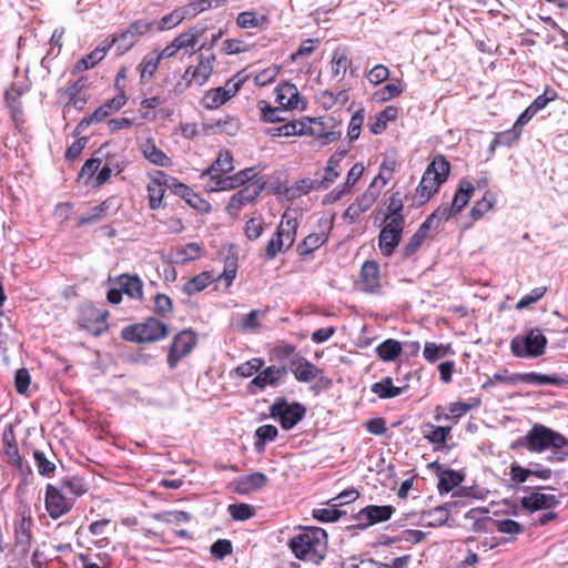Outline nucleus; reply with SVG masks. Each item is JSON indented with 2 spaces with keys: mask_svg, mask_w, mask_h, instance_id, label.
Masks as SVG:
<instances>
[{
  "mask_svg": "<svg viewBox=\"0 0 568 568\" xmlns=\"http://www.w3.org/2000/svg\"><path fill=\"white\" fill-rule=\"evenodd\" d=\"M458 214L452 204L445 203L439 205L424 222L430 229H437L442 221H448L450 217Z\"/></svg>",
  "mask_w": 568,
  "mask_h": 568,
  "instance_id": "nucleus-46",
  "label": "nucleus"
},
{
  "mask_svg": "<svg viewBox=\"0 0 568 568\" xmlns=\"http://www.w3.org/2000/svg\"><path fill=\"white\" fill-rule=\"evenodd\" d=\"M450 430V427L434 426L432 424H426L422 427L424 438L436 445L444 444Z\"/></svg>",
  "mask_w": 568,
  "mask_h": 568,
  "instance_id": "nucleus-51",
  "label": "nucleus"
},
{
  "mask_svg": "<svg viewBox=\"0 0 568 568\" xmlns=\"http://www.w3.org/2000/svg\"><path fill=\"white\" fill-rule=\"evenodd\" d=\"M166 186V174L163 171H156L154 175L150 176L146 185L149 207L151 210H158L162 205V201L165 194Z\"/></svg>",
  "mask_w": 568,
  "mask_h": 568,
  "instance_id": "nucleus-26",
  "label": "nucleus"
},
{
  "mask_svg": "<svg viewBox=\"0 0 568 568\" xmlns=\"http://www.w3.org/2000/svg\"><path fill=\"white\" fill-rule=\"evenodd\" d=\"M169 335V326L158 317L150 316L143 323L124 327L121 337L128 342L152 343L164 339Z\"/></svg>",
  "mask_w": 568,
  "mask_h": 568,
  "instance_id": "nucleus-7",
  "label": "nucleus"
},
{
  "mask_svg": "<svg viewBox=\"0 0 568 568\" xmlns=\"http://www.w3.org/2000/svg\"><path fill=\"white\" fill-rule=\"evenodd\" d=\"M153 312L159 317H168L173 312V301L163 293H156L153 296Z\"/></svg>",
  "mask_w": 568,
  "mask_h": 568,
  "instance_id": "nucleus-57",
  "label": "nucleus"
},
{
  "mask_svg": "<svg viewBox=\"0 0 568 568\" xmlns=\"http://www.w3.org/2000/svg\"><path fill=\"white\" fill-rule=\"evenodd\" d=\"M338 160L334 156H331L327 161V165L324 170V175L322 180H317V184L320 190L324 189L326 190L338 176L339 171L337 170L338 166Z\"/></svg>",
  "mask_w": 568,
  "mask_h": 568,
  "instance_id": "nucleus-60",
  "label": "nucleus"
},
{
  "mask_svg": "<svg viewBox=\"0 0 568 568\" xmlns=\"http://www.w3.org/2000/svg\"><path fill=\"white\" fill-rule=\"evenodd\" d=\"M236 26L241 29H266L271 23L268 14H258L255 11L240 12L235 19Z\"/></svg>",
  "mask_w": 568,
  "mask_h": 568,
  "instance_id": "nucleus-35",
  "label": "nucleus"
},
{
  "mask_svg": "<svg viewBox=\"0 0 568 568\" xmlns=\"http://www.w3.org/2000/svg\"><path fill=\"white\" fill-rule=\"evenodd\" d=\"M171 191L185 200V202L193 209L197 211H207L210 207V203L203 200L199 194H196L191 187L187 185L180 183L174 180L172 184L169 185Z\"/></svg>",
  "mask_w": 568,
  "mask_h": 568,
  "instance_id": "nucleus-31",
  "label": "nucleus"
},
{
  "mask_svg": "<svg viewBox=\"0 0 568 568\" xmlns=\"http://www.w3.org/2000/svg\"><path fill=\"white\" fill-rule=\"evenodd\" d=\"M378 235V247L382 255L390 256L399 245L405 229V219L384 221Z\"/></svg>",
  "mask_w": 568,
  "mask_h": 568,
  "instance_id": "nucleus-16",
  "label": "nucleus"
},
{
  "mask_svg": "<svg viewBox=\"0 0 568 568\" xmlns=\"http://www.w3.org/2000/svg\"><path fill=\"white\" fill-rule=\"evenodd\" d=\"M242 187L234 193L227 204V211L230 213H237L244 205L253 202L264 189V182L257 172L253 176H250L241 185Z\"/></svg>",
  "mask_w": 568,
  "mask_h": 568,
  "instance_id": "nucleus-15",
  "label": "nucleus"
},
{
  "mask_svg": "<svg viewBox=\"0 0 568 568\" xmlns=\"http://www.w3.org/2000/svg\"><path fill=\"white\" fill-rule=\"evenodd\" d=\"M276 102L284 110L305 109L306 102L300 97L295 84L283 82L276 89Z\"/></svg>",
  "mask_w": 568,
  "mask_h": 568,
  "instance_id": "nucleus-23",
  "label": "nucleus"
},
{
  "mask_svg": "<svg viewBox=\"0 0 568 568\" xmlns=\"http://www.w3.org/2000/svg\"><path fill=\"white\" fill-rule=\"evenodd\" d=\"M113 202L114 199L109 197L102 201L99 205L93 206L89 212L82 214L78 219L77 226L81 227L83 225L101 222L109 215V211L113 206Z\"/></svg>",
  "mask_w": 568,
  "mask_h": 568,
  "instance_id": "nucleus-34",
  "label": "nucleus"
},
{
  "mask_svg": "<svg viewBox=\"0 0 568 568\" xmlns=\"http://www.w3.org/2000/svg\"><path fill=\"white\" fill-rule=\"evenodd\" d=\"M382 185H377L374 182H371L366 191L357 197L355 203L349 205L347 209V213H353V215L358 216L362 213L367 212L378 200L382 193Z\"/></svg>",
  "mask_w": 568,
  "mask_h": 568,
  "instance_id": "nucleus-28",
  "label": "nucleus"
},
{
  "mask_svg": "<svg viewBox=\"0 0 568 568\" xmlns=\"http://www.w3.org/2000/svg\"><path fill=\"white\" fill-rule=\"evenodd\" d=\"M109 50L110 44H106L105 41H103L93 51L80 59L75 63V69L79 71H84L93 68L105 57Z\"/></svg>",
  "mask_w": 568,
  "mask_h": 568,
  "instance_id": "nucleus-42",
  "label": "nucleus"
},
{
  "mask_svg": "<svg viewBox=\"0 0 568 568\" xmlns=\"http://www.w3.org/2000/svg\"><path fill=\"white\" fill-rule=\"evenodd\" d=\"M359 285L362 291L368 294H377L381 292V272L377 262H364L359 273Z\"/></svg>",
  "mask_w": 568,
  "mask_h": 568,
  "instance_id": "nucleus-24",
  "label": "nucleus"
},
{
  "mask_svg": "<svg viewBox=\"0 0 568 568\" xmlns=\"http://www.w3.org/2000/svg\"><path fill=\"white\" fill-rule=\"evenodd\" d=\"M558 503L559 500L555 495L546 494L540 490L531 491L520 499L521 507L528 511L550 509Z\"/></svg>",
  "mask_w": 568,
  "mask_h": 568,
  "instance_id": "nucleus-27",
  "label": "nucleus"
},
{
  "mask_svg": "<svg viewBox=\"0 0 568 568\" xmlns=\"http://www.w3.org/2000/svg\"><path fill=\"white\" fill-rule=\"evenodd\" d=\"M136 41L138 38L129 29H125L119 34H113L111 40H105V43L110 44V49L115 45L118 55H122L131 50Z\"/></svg>",
  "mask_w": 568,
  "mask_h": 568,
  "instance_id": "nucleus-41",
  "label": "nucleus"
},
{
  "mask_svg": "<svg viewBox=\"0 0 568 568\" xmlns=\"http://www.w3.org/2000/svg\"><path fill=\"white\" fill-rule=\"evenodd\" d=\"M365 120V110L358 109L351 118L347 128V138L349 142L356 141L362 132V128Z\"/></svg>",
  "mask_w": 568,
  "mask_h": 568,
  "instance_id": "nucleus-62",
  "label": "nucleus"
},
{
  "mask_svg": "<svg viewBox=\"0 0 568 568\" xmlns=\"http://www.w3.org/2000/svg\"><path fill=\"white\" fill-rule=\"evenodd\" d=\"M394 510V507L389 505L366 506L354 516V519L357 521L356 527L359 529H366L373 525L384 523L390 519Z\"/></svg>",
  "mask_w": 568,
  "mask_h": 568,
  "instance_id": "nucleus-21",
  "label": "nucleus"
},
{
  "mask_svg": "<svg viewBox=\"0 0 568 568\" xmlns=\"http://www.w3.org/2000/svg\"><path fill=\"white\" fill-rule=\"evenodd\" d=\"M264 366V359L261 357L251 358L242 364H240L235 372L237 375L242 377H251L253 375H257L261 368Z\"/></svg>",
  "mask_w": 568,
  "mask_h": 568,
  "instance_id": "nucleus-63",
  "label": "nucleus"
},
{
  "mask_svg": "<svg viewBox=\"0 0 568 568\" xmlns=\"http://www.w3.org/2000/svg\"><path fill=\"white\" fill-rule=\"evenodd\" d=\"M306 408L304 405L296 402H287L284 398H278L270 407V415L272 418L277 419L283 429H292L305 416Z\"/></svg>",
  "mask_w": 568,
  "mask_h": 568,
  "instance_id": "nucleus-12",
  "label": "nucleus"
},
{
  "mask_svg": "<svg viewBox=\"0 0 568 568\" xmlns=\"http://www.w3.org/2000/svg\"><path fill=\"white\" fill-rule=\"evenodd\" d=\"M523 445L530 452L542 453L549 448L562 449L560 453H554L549 460L561 462L568 456V439L561 434L536 424L529 429L524 438Z\"/></svg>",
  "mask_w": 568,
  "mask_h": 568,
  "instance_id": "nucleus-3",
  "label": "nucleus"
},
{
  "mask_svg": "<svg viewBox=\"0 0 568 568\" xmlns=\"http://www.w3.org/2000/svg\"><path fill=\"white\" fill-rule=\"evenodd\" d=\"M448 517V510L443 506H437L428 510L427 513H424L422 520L426 526L437 527L445 524Z\"/></svg>",
  "mask_w": 568,
  "mask_h": 568,
  "instance_id": "nucleus-54",
  "label": "nucleus"
},
{
  "mask_svg": "<svg viewBox=\"0 0 568 568\" xmlns=\"http://www.w3.org/2000/svg\"><path fill=\"white\" fill-rule=\"evenodd\" d=\"M475 187L473 183L466 179L459 181L457 190L454 194L452 205L458 213L468 204L469 200L474 195Z\"/></svg>",
  "mask_w": 568,
  "mask_h": 568,
  "instance_id": "nucleus-38",
  "label": "nucleus"
},
{
  "mask_svg": "<svg viewBox=\"0 0 568 568\" xmlns=\"http://www.w3.org/2000/svg\"><path fill=\"white\" fill-rule=\"evenodd\" d=\"M185 13L186 12L183 10L182 7L174 9L173 11L161 18V20L158 23V29L164 31L179 26L182 21L187 19Z\"/></svg>",
  "mask_w": 568,
  "mask_h": 568,
  "instance_id": "nucleus-55",
  "label": "nucleus"
},
{
  "mask_svg": "<svg viewBox=\"0 0 568 568\" xmlns=\"http://www.w3.org/2000/svg\"><path fill=\"white\" fill-rule=\"evenodd\" d=\"M140 151L143 156L152 164L168 168L172 165V160L156 146L154 139L149 138L140 144Z\"/></svg>",
  "mask_w": 568,
  "mask_h": 568,
  "instance_id": "nucleus-32",
  "label": "nucleus"
},
{
  "mask_svg": "<svg viewBox=\"0 0 568 568\" xmlns=\"http://www.w3.org/2000/svg\"><path fill=\"white\" fill-rule=\"evenodd\" d=\"M267 476L262 471H254L239 477L234 481V489L241 495L251 494L267 484Z\"/></svg>",
  "mask_w": 568,
  "mask_h": 568,
  "instance_id": "nucleus-30",
  "label": "nucleus"
},
{
  "mask_svg": "<svg viewBox=\"0 0 568 568\" xmlns=\"http://www.w3.org/2000/svg\"><path fill=\"white\" fill-rule=\"evenodd\" d=\"M247 75L244 71L237 72L223 87L207 90L202 98V105L207 110H215L229 102L241 90Z\"/></svg>",
  "mask_w": 568,
  "mask_h": 568,
  "instance_id": "nucleus-8",
  "label": "nucleus"
},
{
  "mask_svg": "<svg viewBox=\"0 0 568 568\" xmlns=\"http://www.w3.org/2000/svg\"><path fill=\"white\" fill-rule=\"evenodd\" d=\"M521 135V129H517L513 125L511 129L496 133L491 143L490 150H495L498 146H513Z\"/></svg>",
  "mask_w": 568,
  "mask_h": 568,
  "instance_id": "nucleus-48",
  "label": "nucleus"
},
{
  "mask_svg": "<svg viewBox=\"0 0 568 568\" xmlns=\"http://www.w3.org/2000/svg\"><path fill=\"white\" fill-rule=\"evenodd\" d=\"M115 283L123 294L132 300L142 302L144 298L143 282L136 274L123 273L115 277Z\"/></svg>",
  "mask_w": 568,
  "mask_h": 568,
  "instance_id": "nucleus-29",
  "label": "nucleus"
},
{
  "mask_svg": "<svg viewBox=\"0 0 568 568\" xmlns=\"http://www.w3.org/2000/svg\"><path fill=\"white\" fill-rule=\"evenodd\" d=\"M161 60L158 57V51L154 50L151 53L146 54L141 63L139 64L140 72V81L141 83H146L151 80L156 72Z\"/></svg>",
  "mask_w": 568,
  "mask_h": 568,
  "instance_id": "nucleus-44",
  "label": "nucleus"
},
{
  "mask_svg": "<svg viewBox=\"0 0 568 568\" xmlns=\"http://www.w3.org/2000/svg\"><path fill=\"white\" fill-rule=\"evenodd\" d=\"M24 90L12 83L4 92V101L7 106L13 112L19 113L21 112V104L20 99L23 95Z\"/></svg>",
  "mask_w": 568,
  "mask_h": 568,
  "instance_id": "nucleus-59",
  "label": "nucleus"
},
{
  "mask_svg": "<svg viewBox=\"0 0 568 568\" xmlns=\"http://www.w3.org/2000/svg\"><path fill=\"white\" fill-rule=\"evenodd\" d=\"M203 246L196 242H190L176 248V256L180 263H189L201 257Z\"/></svg>",
  "mask_w": 568,
  "mask_h": 568,
  "instance_id": "nucleus-52",
  "label": "nucleus"
},
{
  "mask_svg": "<svg viewBox=\"0 0 568 568\" xmlns=\"http://www.w3.org/2000/svg\"><path fill=\"white\" fill-rule=\"evenodd\" d=\"M288 547L297 559L318 565L327 551L326 531L318 527L302 528L291 538Z\"/></svg>",
  "mask_w": 568,
  "mask_h": 568,
  "instance_id": "nucleus-2",
  "label": "nucleus"
},
{
  "mask_svg": "<svg viewBox=\"0 0 568 568\" xmlns=\"http://www.w3.org/2000/svg\"><path fill=\"white\" fill-rule=\"evenodd\" d=\"M45 509L52 519H59L68 514L73 506V499L68 498L52 484L45 487Z\"/></svg>",
  "mask_w": 568,
  "mask_h": 568,
  "instance_id": "nucleus-20",
  "label": "nucleus"
},
{
  "mask_svg": "<svg viewBox=\"0 0 568 568\" xmlns=\"http://www.w3.org/2000/svg\"><path fill=\"white\" fill-rule=\"evenodd\" d=\"M234 170V159L230 151L222 150L219 152L215 161L202 173V178L209 176L210 182L206 187L211 192L225 191L240 187L244 181L255 174L254 168L244 169L235 174H231Z\"/></svg>",
  "mask_w": 568,
  "mask_h": 568,
  "instance_id": "nucleus-1",
  "label": "nucleus"
},
{
  "mask_svg": "<svg viewBox=\"0 0 568 568\" xmlns=\"http://www.w3.org/2000/svg\"><path fill=\"white\" fill-rule=\"evenodd\" d=\"M450 168V163L445 155L437 154L433 158L416 187L415 196L418 205L428 202L439 191L440 186L448 180Z\"/></svg>",
  "mask_w": 568,
  "mask_h": 568,
  "instance_id": "nucleus-4",
  "label": "nucleus"
},
{
  "mask_svg": "<svg viewBox=\"0 0 568 568\" xmlns=\"http://www.w3.org/2000/svg\"><path fill=\"white\" fill-rule=\"evenodd\" d=\"M494 381H498L505 386L516 387L519 384H530L536 386L542 385H555L558 387H568V382L562 378L551 377L548 375L537 374V373H528V374H508L497 373L493 376L489 384H493Z\"/></svg>",
  "mask_w": 568,
  "mask_h": 568,
  "instance_id": "nucleus-11",
  "label": "nucleus"
},
{
  "mask_svg": "<svg viewBox=\"0 0 568 568\" xmlns=\"http://www.w3.org/2000/svg\"><path fill=\"white\" fill-rule=\"evenodd\" d=\"M429 230H432L430 226H428L425 222L420 224L418 230L410 236L407 244L403 248V256L405 258L410 257L420 248L428 236Z\"/></svg>",
  "mask_w": 568,
  "mask_h": 568,
  "instance_id": "nucleus-43",
  "label": "nucleus"
},
{
  "mask_svg": "<svg viewBox=\"0 0 568 568\" xmlns=\"http://www.w3.org/2000/svg\"><path fill=\"white\" fill-rule=\"evenodd\" d=\"M298 221L284 214L272 237L267 241L263 258L273 261L280 253H285L295 243Z\"/></svg>",
  "mask_w": 568,
  "mask_h": 568,
  "instance_id": "nucleus-6",
  "label": "nucleus"
},
{
  "mask_svg": "<svg viewBox=\"0 0 568 568\" xmlns=\"http://www.w3.org/2000/svg\"><path fill=\"white\" fill-rule=\"evenodd\" d=\"M126 102L128 98L125 91L120 89V93H118L114 98L105 101L102 105L95 109L89 118H83L77 125L75 132L88 129L92 123L102 122L112 113L121 110L126 104Z\"/></svg>",
  "mask_w": 568,
  "mask_h": 568,
  "instance_id": "nucleus-18",
  "label": "nucleus"
},
{
  "mask_svg": "<svg viewBox=\"0 0 568 568\" xmlns=\"http://www.w3.org/2000/svg\"><path fill=\"white\" fill-rule=\"evenodd\" d=\"M304 135L313 136L322 144H331L341 139L342 132L337 129L339 125L334 118H303Z\"/></svg>",
  "mask_w": 568,
  "mask_h": 568,
  "instance_id": "nucleus-10",
  "label": "nucleus"
},
{
  "mask_svg": "<svg viewBox=\"0 0 568 568\" xmlns=\"http://www.w3.org/2000/svg\"><path fill=\"white\" fill-rule=\"evenodd\" d=\"M348 68V58L345 50H335L331 61V70L335 77L344 75Z\"/></svg>",
  "mask_w": 568,
  "mask_h": 568,
  "instance_id": "nucleus-64",
  "label": "nucleus"
},
{
  "mask_svg": "<svg viewBox=\"0 0 568 568\" xmlns=\"http://www.w3.org/2000/svg\"><path fill=\"white\" fill-rule=\"evenodd\" d=\"M33 458H34V463H36V467L38 469V473L41 476L49 477V476H51L54 473V470H55V463H54L55 455H54L53 452H51V450L43 452V450L34 449L33 450Z\"/></svg>",
  "mask_w": 568,
  "mask_h": 568,
  "instance_id": "nucleus-39",
  "label": "nucleus"
},
{
  "mask_svg": "<svg viewBox=\"0 0 568 568\" xmlns=\"http://www.w3.org/2000/svg\"><path fill=\"white\" fill-rule=\"evenodd\" d=\"M313 190H320L317 180L304 178L294 182L291 186L285 187L284 195L288 200H296L308 194Z\"/></svg>",
  "mask_w": 568,
  "mask_h": 568,
  "instance_id": "nucleus-37",
  "label": "nucleus"
},
{
  "mask_svg": "<svg viewBox=\"0 0 568 568\" xmlns=\"http://www.w3.org/2000/svg\"><path fill=\"white\" fill-rule=\"evenodd\" d=\"M204 30L196 27H191L186 31L176 36L173 40L180 50H191L194 53V48L197 44L199 37L203 34Z\"/></svg>",
  "mask_w": 568,
  "mask_h": 568,
  "instance_id": "nucleus-45",
  "label": "nucleus"
},
{
  "mask_svg": "<svg viewBox=\"0 0 568 568\" xmlns=\"http://www.w3.org/2000/svg\"><path fill=\"white\" fill-rule=\"evenodd\" d=\"M305 124L303 123V119L300 121H291L284 123L280 126L272 128L267 131V133L272 136H295V135H304Z\"/></svg>",
  "mask_w": 568,
  "mask_h": 568,
  "instance_id": "nucleus-49",
  "label": "nucleus"
},
{
  "mask_svg": "<svg viewBox=\"0 0 568 568\" xmlns=\"http://www.w3.org/2000/svg\"><path fill=\"white\" fill-rule=\"evenodd\" d=\"M85 83V79L81 78L65 88L64 94L68 98V105H72L78 110H82L84 108L87 104V97L83 93Z\"/></svg>",
  "mask_w": 568,
  "mask_h": 568,
  "instance_id": "nucleus-36",
  "label": "nucleus"
},
{
  "mask_svg": "<svg viewBox=\"0 0 568 568\" xmlns=\"http://www.w3.org/2000/svg\"><path fill=\"white\" fill-rule=\"evenodd\" d=\"M547 345L546 336L540 329H531L525 338L515 337L510 342L514 355L518 357H538L545 353Z\"/></svg>",
  "mask_w": 568,
  "mask_h": 568,
  "instance_id": "nucleus-14",
  "label": "nucleus"
},
{
  "mask_svg": "<svg viewBox=\"0 0 568 568\" xmlns=\"http://www.w3.org/2000/svg\"><path fill=\"white\" fill-rule=\"evenodd\" d=\"M286 375V366L271 365L265 368H261L258 374L251 381L250 385L258 388H265L267 386L277 387Z\"/></svg>",
  "mask_w": 568,
  "mask_h": 568,
  "instance_id": "nucleus-25",
  "label": "nucleus"
},
{
  "mask_svg": "<svg viewBox=\"0 0 568 568\" xmlns=\"http://www.w3.org/2000/svg\"><path fill=\"white\" fill-rule=\"evenodd\" d=\"M237 274V258L236 256H227L224 262V268L217 276L212 271H203L200 274L189 278L182 285V293L186 296H193L204 291L213 282H223L224 288L229 290L233 284Z\"/></svg>",
  "mask_w": 568,
  "mask_h": 568,
  "instance_id": "nucleus-5",
  "label": "nucleus"
},
{
  "mask_svg": "<svg viewBox=\"0 0 568 568\" xmlns=\"http://www.w3.org/2000/svg\"><path fill=\"white\" fill-rule=\"evenodd\" d=\"M2 444L3 456L6 462L13 467L21 468L22 460L19 454V448L11 426L4 429L2 434Z\"/></svg>",
  "mask_w": 568,
  "mask_h": 568,
  "instance_id": "nucleus-33",
  "label": "nucleus"
},
{
  "mask_svg": "<svg viewBox=\"0 0 568 568\" xmlns=\"http://www.w3.org/2000/svg\"><path fill=\"white\" fill-rule=\"evenodd\" d=\"M277 428L274 425H262L255 430L256 440L254 448L262 452L267 442H274L277 437Z\"/></svg>",
  "mask_w": 568,
  "mask_h": 568,
  "instance_id": "nucleus-53",
  "label": "nucleus"
},
{
  "mask_svg": "<svg viewBox=\"0 0 568 568\" xmlns=\"http://www.w3.org/2000/svg\"><path fill=\"white\" fill-rule=\"evenodd\" d=\"M403 209H404V204H403V200L399 195L398 192L392 194L388 200H387V203H386V214H385V219L384 221H390V220H395V219H405V216L403 215Z\"/></svg>",
  "mask_w": 568,
  "mask_h": 568,
  "instance_id": "nucleus-56",
  "label": "nucleus"
},
{
  "mask_svg": "<svg viewBox=\"0 0 568 568\" xmlns=\"http://www.w3.org/2000/svg\"><path fill=\"white\" fill-rule=\"evenodd\" d=\"M291 372L295 379L302 383H311L315 379L323 381L322 369L311 363L304 356H295L293 361H290L287 372Z\"/></svg>",
  "mask_w": 568,
  "mask_h": 568,
  "instance_id": "nucleus-22",
  "label": "nucleus"
},
{
  "mask_svg": "<svg viewBox=\"0 0 568 568\" xmlns=\"http://www.w3.org/2000/svg\"><path fill=\"white\" fill-rule=\"evenodd\" d=\"M396 166H397V161L395 158L384 156V159L379 165L378 174L373 179L372 182L376 183L377 185H382V187H384L389 182V180L393 178Z\"/></svg>",
  "mask_w": 568,
  "mask_h": 568,
  "instance_id": "nucleus-47",
  "label": "nucleus"
},
{
  "mask_svg": "<svg viewBox=\"0 0 568 568\" xmlns=\"http://www.w3.org/2000/svg\"><path fill=\"white\" fill-rule=\"evenodd\" d=\"M496 203L495 195L487 191L484 196L475 202L474 206L471 207L469 214L474 221L480 220L486 213H488L490 210H493L494 205Z\"/></svg>",
  "mask_w": 568,
  "mask_h": 568,
  "instance_id": "nucleus-50",
  "label": "nucleus"
},
{
  "mask_svg": "<svg viewBox=\"0 0 568 568\" xmlns=\"http://www.w3.org/2000/svg\"><path fill=\"white\" fill-rule=\"evenodd\" d=\"M463 481V476L455 470H444L439 475L438 489L439 491L449 493Z\"/></svg>",
  "mask_w": 568,
  "mask_h": 568,
  "instance_id": "nucleus-58",
  "label": "nucleus"
},
{
  "mask_svg": "<svg viewBox=\"0 0 568 568\" xmlns=\"http://www.w3.org/2000/svg\"><path fill=\"white\" fill-rule=\"evenodd\" d=\"M197 342L196 334L191 329H184L178 333L170 346L168 353V365L170 368H175L179 362L187 356L195 347Z\"/></svg>",
  "mask_w": 568,
  "mask_h": 568,
  "instance_id": "nucleus-17",
  "label": "nucleus"
},
{
  "mask_svg": "<svg viewBox=\"0 0 568 568\" xmlns=\"http://www.w3.org/2000/svg\"><path fill=\"white\" fill-rule=\"evenodd\" d=\"M215 61L216 58L214 53L210 55L200 53L197 64L189 65L184 71L183 79L186 81L187 85L193 82L197 85L205 84L214 71Z\"/></svg>",
  "mask_w": 568,
  "mask_h": 568,
  "instance_id": "nucleus-19",
  "label": "nucleus"
},
{
  "mask_svg": "<svg viewBox=\"0 0 568 568\" xmlns=\"http://www.w3.org/2000/svg\"><path fill=\"white\" fill-rule=\"evenodd\" d=\"M108 317V310L84 304L79 310L78 325L93 336H100L109 328Z\"/></svg>",
  "mask_w": 568,
  "mask_h": 568,
  "instance_id": "nucleus-13",
  "label": "nucleus"
},
{
  "mask_svg": "<svg viewBox=\"0 0 568 568\" xmlns=\"http://www.w3.org/2000/svg\"><path fill=\"white\" fill-rule=\"evenodd\" d=\"M257 106L261 111V119L264 122L274 123V122H282L285 120L284 118L281 116V113L283 111H285L284 109H282V106H278V108L272 106L265 100L258 101Z\"/></svg>",
  "mask_w": 568,
  "mask_h": 568,
  "instance_id": "nucleus-61",
  "label": "nucleus"
},
{
  "mask_svg": "<svg viewBox=\"0 0 568 568\" xmlns=\"http://www.w3.org/2000/svg\"><path fill=\"white\" fill-rule=\"evenodd\" d=\"M334 226V216L321 217L317 222V231L310 233L296 246V252L302 261L313 258V253L327 243Z\"/></svg>",
  "mask_w": 568,
  "mask_h": 568,
  "instance_id": "nucleus-9",
  "label": "nucleus"
},
{
  "mask_svg": "<svg viewBox=\"0 0 568 568\" xmlns=\"http://www.w3.org/2000/svg\"><path fill=\"white\" fill-rule=\"evenodd\" d=\"M403 352L402 343L397 339L387 338L376 346V355L384 362L396 361Z\"/></svg>",
  "mask_w": 568,
  "mask_h": 568,
  "instance_id": "nucleus-40",
  "label": "nucleus"
}]
</instances>
